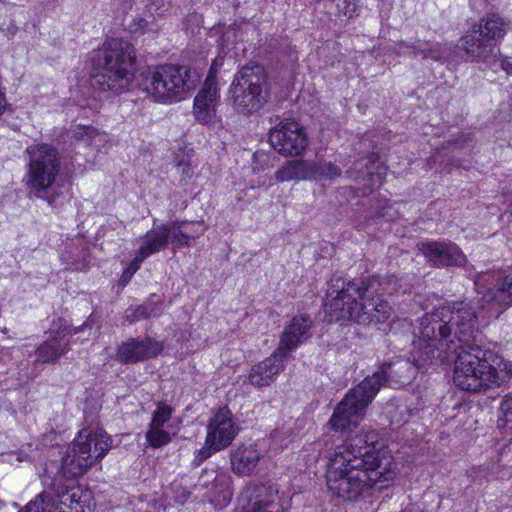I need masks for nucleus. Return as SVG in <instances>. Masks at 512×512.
I'll return each mask as SVG.
<instances>
[{
	"label": "nucleus",
	"instance_id": "nucleus-1",
	"mask_svg": "<svg viewBox=\"0 0 512 512\" xmlns=\"http://www.w3.org/2000/svg\"><path fill=\"white\" fill-rule=\"evenodd\" d=\"M476 323L472 306L463 302L442 305L420 319L417 342L435 361L445 363L456 355L453 382L471 392L498 387L512 375V362L502 363L491 350L474 343ZM498 427L512 428V392L501 402Z\"/></svg>",
	"mask_w": 512,
	"mask_h": 512
},
{
	"label": "nucleus",
	"instance_id": "nucleus-2",
	"mask_svg": "<svg viewBox=\"0 0 512 512\" xmlns=\"http://www.w3.org/2000/svg\"><path fill=\"white\" fill-rule=\"evenodd\" d=\"M326 458L327 488L344 501H360L389 488L398 475L391 451L374 430L348 437Z\"/></svg>",
	"mask_w": 512,
	"mask_h": 512
},
{
	"label": "nucleus",
	"instance_id": "nucleus-3",
	"mask_svg": "<svg viewBox=\"0 0 512 512\" xmlns=\"http://www.w3.org/2000/svg\"><path fill=\"white\" fill-rule=\"evenodd\" d=\"M413 341L416 355L407 360L384 364L380 370L367 376L358 386L349 390L343 400L336 406L327 426L338 432H350L355 429L365 415L367 406L372 402L384 382L405 385L416 376L418 370L428 361L424 348L417 344L419 340V325L414 329Z\"/></svg>",
	"mask_w": 512,
	"mask_h": 512
},
{
	"label": "nucleus",
	"instance_id": "nucleus-4",
	"mask_svg": "<svg viewBox=\"0 0 512 512\" xmlns=\"http://www.w3.org/2000/svg\"><path fill=\"white\" fill-rule=\"evenodd\" d=\"M388 284L387 280L380 283L375 276L367 283L333 276L327 282L325 317L329 322L353 320L361 325L385 323L391 318L393 309L377 293L376 286Z\"/></svg>",
	"mask_w": 512,
	"mask_h": 512
},
{
	"label": "nucleus",
	"instance_id": "nucleus-5",
	"mask_svg": "<svg viewBox=\"0 0 512 512\" xmlns=\"http://www.w3.org/2000/svg\"><path fill=\"white\" fill-rule=\"evenodd\" d=\"M135 59L134 47L128 41L107 39L93 58V85L102 91L121 92L130 82Z\"/></svg>",
	"mask_w": 512,
	"mask_h": 512
},
{
	"label": "nucleus",
	"instance_id": "nucleus-6",
	"mask_svg": "<svg viewBox=\"0 0 512 512\" xmlns=\"http://www.w3.org/2000/svg\"><path fill=\"white\" fill-rule=\"evenodd\" d=\"M508 29V22L498 14H488L468 29L459 40V48L472 62H481L489 67L497 63L507 69L506 61L500 59L497 43Z\"/></svg>",
	"mask_w": 512,
	"mask_h": 512
},
{
	"label": "nucleus",
	"instance_id": "nucleus-7",
	"mask_svg": "<svg viewBox=\"0 0 512 512\" xmlns=\"http://www.w3.org/2000/svg\"><path fill=\"white\" fill-rule=\"evenodd\" d=\"M199 81L198 73L186 65H160L142 73L140 88L155 101L178 102L192 91Z\"/></svg>",
	"mask_w": 512,
	"mask_h": 512
},
{
	"label": "nucleus",
	"instance_id": "nucleus-8",
	"mask_svg": "<svg viewBox=\"0 0 512 512\" xmlns=\"http://www.w3.org/2000/svg\"><path fill=\"white\" fill-rule=\"evenodd\" d=\"M110 448L111 438L104 430L82 429L62 458L63 475L68 479L82 476L94 463L101 460Z\"/></svg>",
	"mask_w": 512,
	"mask_h": 512
},
{
	"label": "nucleus",
	"instance_id": "nucleus-9",
	"mask_svg": "<svg viewBox=\"0 0 512 512\" xmlns=\"http://www.w3.org/2000/svg\"><path fill=\"white\" fill-rule=\"evenodd\" d=\"M234 108L250 115L259 111L268 101L269 89L263 67L246 66L239 70L230 86Z\"/></svg>",
	"mask_w": 512,
	"mask_h": 512
},
{
	"label": "nucleus",
	"instance_id": "nucleus-10",
	"mask_svg": "<svg viewBox=\"0 0 512 512\" xmlns=\"http://www.w3.org/2000/svg\"><path fill=\"white\" fill-rule=\"evenodd\" d=\"M490 274H483L476 278L474 284L481 295L478 304L481 308L479 314L475 312L477 320L497 318L503 311L512 305V273L499 277L493 283V287H487Z\"/></svg>",
	"mask_w": 512,
	"mask_h": 512
},
{
	"label": "nucleus",
	"instance_id": "nucleus-11",
	"mask_svg": "<svg viewBox=\"0 0 512 512\" xmlns=\"http://www.w3.org/2000/svg\"><path fill=\"white\" fill-rule=\"evenodd\" d=\"M239 432L233 413L227 407L215 410L206 427L205 447L199 451L201 460L231 445Z\"/></svg>",
	"mask_w": 512,
	"mask_h": 512
},
{
	"label": "nucleus",
	"instance_id": "nucleus-12",
	"mask_svg": "<svg viewBox=\"0 0 512 512\" xmlns=\"http://www.w3.org/2000/svg\"><path fill=\"white\" fill-rule=\"evenodd\" d=\"M271 146L281 156L297 157L307 146V135L296 121L285 120L278 123L269 134Z\"/></svg>",
	"mask_w": 512,
	"mask_h": 512
},
{
	"label": "nucleus",
	"instance_id": "nucleus-13",
	"mask_svg": "<svg viewBox=\"0 0 512 512\" xmlns=\"http://www.w3.org/2000/svg\"><path fill=\"white\" fill-rule=\"evenodd\" d=\"M59 171V162H30L25 177L29 193L37 198L44 199L49 204H53L55 195L50 191L57 181Z\"/></svg>",
	"mask_w": 512,
	"mask_h": 512
},
{
	"label": "nucleus",
	"instance_id": "nucleus-14",
	"mask_svg": "<svg viewBox=\"0 0 512 512\" xmlns=\"http://www.w3.org/2000/svg\"><path fill=\"white\" fill-rule=\"evenodd\" d=\"M163 343L151 337L130 338L122 342L116 351V360L123 364L143 362L157 357Z\"/></svg>",
	"mask_w": 512,
	"mask_h": 512
},
{
	"label": "nucleus",
	"instance_id": "nucleus-15",
	"mask_svg": "<svg viewBox=\"0 0 512 512\" xmlns=\"http://www.w3.org/2000/svg\"><path fill=\"white\" fill-rule=\"evenodd\" d=\"M339 173L331 162H287L276 173L278 181L333 178Z\"/></svg>",
	"mask_w": 512,
	"mask_h": 512
},
{
	"label": "nucleus",
	"instance_id": "nucleus-16",
	"mask_svg": "<svg viewBox=\"0 0 512 512\" xmlns=\"http://www.w3.org/2000/svg\"><path fill=\"white\" fill-rule=\"evenodd\" d=\"M219 99V88L216 76L209 72L203 87L194 98L193 112L196 120L201 123H211L216 115V106Z\"/></svg>",
	"mask_w": 512,
	"mask_h": 512
},
{
	"label": "nucleus",
	"instance_id": "nucleus-17",
	"mask_svg": "<svg viewBox=\"0 0 512 512\" xmlns=\"http://www.w3.org/2000/svg\"><path fill=\"white\" fill-rule=\"evenodd\" d=\"M417 247L436 266H462L466 263L463 252L451 242L427 241L419 243Z\"/></svg>",
	"mask_w": 512,
	"mask_h": 512
},
{
	"label": "nucleus",
	"instance_id": "nucleus-18",
	"mask_svg": "<svg viewBox=\"0 0 512 512\" xmlns=\"http://www.w3.org/2000/svg\"><path fill=\"white\" fill-rule=\"evenodd\" d=\"M243 497L247 500L244 512H275L278 510L279 490L274 483L248 486Z\"/></svg>",
	"mask_w": 512,
	"mask_h": 512
},
{
	"label": "nucleus",
	"instance_id": "nucleus-19",
	"mask_svg": "<svg viewBox=\"0 0 512 512\" xmlns=\"http://www.w3.org/2000/svg\"><path fill=\"white\" fill-rule=\"evenodd\" d=\"M84 324L74 329H62L51 335L36 349V361L41 363H53L67 353L70 338L85 329Z\"/></svg>",
	"mask_w": 512,
	"mask_h": 512
},
{
	"label": "nucleus",
	"instance_id": "nucleus-20",
	"mask_svg": "<svg viewBox=\"0 0 512 512\" xmlns=\"http://www.w3.org/2000/svg\"><path fill=\"white\" fill-rule=\"evenodd\" d=\"M312 321L307 315H299L292 318L284 328L280 343L276 351L286 359L288 354L303 344L310 336Z\"/></svg>",
	"mask_w": 512,
	"mask_h": 512
},
{
	"label": "nucleus",
	"instance_id": "nucleus-21",
	"mask_svg": "<svg viewBox=\"0 0 512 512\" xmlns=\"http://www.w3.org/2000/svg\"><path fill=\"white\" fill-rule=\"evenodd\" d=\"M286 358L278 351L251 368L249 381L255 387L269 386L284 369Z\"/></svg>",
	"mask_w": 512,
	"mask_h": 512
},
{
	"label": "nucleus",
	"instance_id": "nucleus-22",
	"mask_svg": "<svg viewBox=\"0 0 512 512\" xmlns=\"http://www.w3.org/2000/svg\"><path fill=\"white\" fill-rule=\"evenodd\" d=\"M263 457L257 444H242L231 452V467L238 475H250Z\"/></svg>",
	"mask_w": 512,
	"mask_h": 512
},
{
	"label": "nucleus",
	"instance_id": "nucleus-23",
	"mask_svg": "<svg viewBox=\"0 0 512 512\" xmlns=\"http://www.w3.org/2000/svg\"><path fill=\"white\" fill-rule=\"evenodd\" d=\"M75 496V493L64 494L61 497L58 495L51 496L40 494L36 499L30 501L20 512H71L67 501L69 500L71 503L77 502Z\"/></svg>",
	"mask_w": 512,
	"mask_h": 512
},
{
	"label": "nucleus",
	"instance_id": "nucleus-24",
	"mask_svg": "<svg viewBox=\"0 0 512 512\" xmlns=\"http://www.w3.org/2000/svg\"><path fill=\"white\" fill-rule=\"evenodd\" d=\"M171 229V227H161L160 225L148 231L145 236L141 238V243L136 254L145 260L164 249L169 242Z\"/></svg>",
	"mask_w": 512,
	"mask_h": 512
},
{
	"label": "nucleus",
	"instance_id": "nucleus-25",
	"mask_svg": "<svg viewBox=\"0 0 512 512\" xmlns=\"http://www.w3.org/2000/svg\"><path fill=\"white\" fill-rule=\"evenodd\" d=\"M70 135L75 142H82L86 146L98 147L104 141V134L92 126L77 125L71 129Z\"/></svg>",
	"mask_w": 512,
	"mask_h": 512
},
{
	"label": "nucleus",
	"instance_id": "nucleus-26",
	"mask_svg": "<svg viewBox=\"0 0 512 512\" xmlns=\"http://www.w3.org/2000/svg\"><path fill=\"white\" fill-rule=\"evenodd\" d=\"M412 46V56H421L423 59L431 58L437 61L442 59L439 51V44H431L428 41L415 39L412 41Z\"/></svg>",
	"mask_w": 512,
	"mask_h": 512
},
{
	"label": "nucleus",
	"instance_id": "nucleus-27",
	"mask_svg": "<svg viewBox=\"0 0 512 512\" xmlns=\"http://www.w3.org/2000/svg\"><path fill=\"white\" fill-rule=\"evenodd\" d=\"M26 153L30 157V160H56L58 157V151L53 146L46 143H36L29 146L26 149Z\"/></svg>",
	"mask_w": 512,
	"mask_h": 512
},
{
	"label": "nucleus",
	"instance_id": "nucleus-28",
	"mask_svg": "<svg viewBox=\"0 0 512 512\" xmlns=\"http://www.w3.org/2000/svg\"><path fill=\"white\" fill-rule=\"evenodd\" d=\"M146 440L153 448H159L170 442V434L164 428L149 425L146 432Z\"/></svg>",
	"mask_w": 512,
	"mask_h": 512
},
{
	"label": "nucleus",
	"instance_id": "nucleus-29",
	"mask_svg": "<svg viewBox=\"0 0 512 512\" xmlns=\"http://www.w3.org/2000/svg\"><path fill=\"white\" fill-rule=\"evenodd\" d=\"M161 227H171L169 241L172 244H176L178 246H188L190 244V240L193 238V236L184 234L181 231L182 222L175 221V222H169L166 224H162Z\"/></svg>",
	"mask_w": 512,
	"mask_h": 512
},
{
	"label": "nucleus",
	"instance_id": "nucleus-30",
	"mask_svg": "<svg viewBox=\"0 0 512 512\" xmlns=\"http://www.w3.org/2000/svg\"><path fill=\"white\" fill-rule=\"evenodd\" d=\"M229 479L226 477V475L221 474L219 475L214 470H204L199 478L197 486L202 488H207L208 484L211 482L213 485V489L216 488L219 484H226L228 485Z\"/></svg>",
	"mask_w": 512,
	"mask_h": 512
},
{
	"label": "nucleus",
	"instance_id": "nucleus-31",
	"mask_svg": "<svg viewBox=\"0 0 512 512\" xmlns=\"http://www.w3.org/2000/svg\"><path fill=\"white\" fill-rule=\"evenodd\" d=\"M172 409L167 405H160L153 413L150 425L164 428L165 423L171 418Z\"/></svg>",
	"mask_w": 512,
	"mask_h": 512
},
{
	"label": "nucleus",
	"instance_id": "nucleus-32",
	"mask_svg": "<svg viewBox=\"0 0 512 512\" xmlns=\"http://www.w3.org/2000/svg\"><path fill=\"white\" fill-rule=\"evenodd\" d=\"M143 261L144 259L136 254L135 258L131 260L121 275L120 281L123 285H126L131 280L132 276L139 270Z\"/></svg>",
	"mask_w": 512,
	"mask_h": 512
},
{
	"label": "nucleus",
	"instance_id": "nucleus-33",
	"mask_svg": "<svg viewBox=\"0 0 512 512\" xmlns=\"http://www.w3.org/2000/svg\"><path fill=\"white\" fill-rule=\"evenodd\" d=\"M337 8L343 15L352 17L357 8L356 0H338Z\"/></svg>",
	"mask_w": 512,
	"mask_h": 512
},
{
	"label": "nucleus",
	"instance_id": "nucleus-34",
	"mask_svg": "<svg viewBox=\"0 0 512 512\" xmlns=\"http://www.w3.org/2000/svg\"><path fill=\"white\" fill-rule=\"evenodd\" d=\"M412 41H399L394 46V51L400 55L412 56Z\"/></svg>",
	"mask_w": 512,
	"mask_h": 512
},
{
	"label": "nucleus",
	"instance_id": "nucleus-35",
	"mask_svg": "<svg viewBox=\"0 0 512 512\" xmlns=\"http://www.w3.org/2000/svg\"><path fill=\"white\" fill-rule=\"evenodd\" d=\"M159 313V309L154 307L152 309H148L146 306H140L136 309V317L137 318H147L152 316H157Z\"/></svg>",
	"mask_w": 512,
	"mask_h": 512
},
{
	"label": "nucleus",
	"instance_id": "nucleus-36",
	"mask_svg": "<svg viewBox=\"0 0 512 512\" xmlns=\"http://www.w3.org/2000/svg\"><path fill=\"white\" fill-rule=\"evenodd\" d=\"M367 181L372 188L380 187L382 185V176L380 174L371 173Z\"/></svg>",
	"mask_w": 512,
	"mask_h": 512
},
{
	"label": "nucleus",
	"instance_id": "nucleus-37",
	"mask_svg": "<svg viewBox=\"0 0 512 512\" xmlns=\"http://www.w3.org/2000/svg\"><path fill=\"white\" fill-rule=\"evenodd\" d=\"M504 197H505V201L508 203L509 205V208L507 210V212L511 215L512 217V188L507 190L505 193H504Z\"/></svg>",
	"mask_w": 512,
	"mask_h": 512
},
{
	"label": "nucleus",
	"instance_id": "nucleus-38",
	"mask_svg": "<svg viewBox=\"0 0 512 512\" xmlns=\"http://www.w3.org/2000/svg\"><path fill=\"white\" fill-rule=\"evenodd\" d=\"M222 492H223V505H227L230 502L232 494L228 488H226L225 490H222Z\"/></svg>",
	"mask_w": 512,
	"mask_h": 512
},
{
	"label": "nucleus",
	"instance_id": "nucleus-39",
	"mask_svg": "<svg viewBox=\"0 0 512 512\" xmlns=\"http://www.w3.org/2000/svg\"><path fill=\"white\" fill-rule=\"evenodd\" d=\"M138 25L140 28H144L147 25V21L144 19H140Z\"/></svg>",
	"mask_w": 512,
	"mask_h": 512
},
{
	"label": "nucleus",
	"instance_id": "nucleus-40",
	"mask_svg": "<svg viewBox=\"0 0 512 512\" xmlns=\"http://www.w3.org/2000/svg\"><path fill=\"white\" fill-rule=\"evenodd\" d=\"M382 291L387 292V293H392L394 291V289H391V288L385 286L382 288Z\"/></svg>",
	"mask_w": 512,
	"mask_h": 512
},
{
	"label": "nucleus",
	"instance_id": "nucleus-41",
	"mask_svg": "<svg viewBox=\"0 0 512 512\" xmlns=\"http://www.w3.org/2000/svg\"><path fill=\"white\" fill-rule=\"evenodd\" d=\"M205 231H206V228H205V227H203V228L199 231V234H203Z\"/></svg>",
	"mask_w": 512,
	"mask_h": 512
},
{
	"label": "nucleus",
	"instance_id": "nucleus-42",
	"mask_svg": "<svg viewBox=\"0 0 512 512\" xmlns=\"http://www.w3.org/2000/svg\"><path fill=\"white\" fill-rule=\"evenodd\" d=\"M381 216H382V217H386V216H388V215H387V212H383V213L381 214Z\"/></svg>",
	"mask_w": 512,
	"mask_h": 512
}]
</instances>
